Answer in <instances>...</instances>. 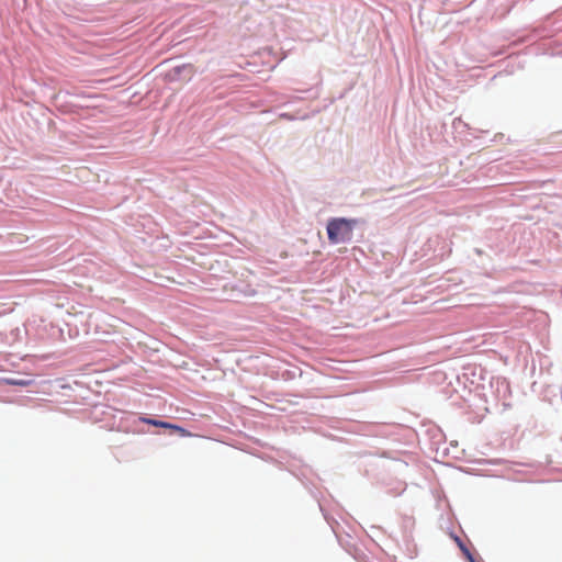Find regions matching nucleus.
I'll return each instance as SVG.
<instances>
[{
	"mask_svg": "<svg viewBox=\"0 0 562 562\" xmlns=\"http://www.w3.org/2000/svg\"><path fill=\"white\" fill-rule=\"evenodd\" d=\"M358 221L355 218L334 217L327 222V235L330 244H342L351 240L355 226Z\"/></svg>",
	"mask_w": 562,
	"mask_h": 562,
	"instance_id": "1",
	"label": "nucleus"
},
{
	"mask_svg": "<svg viewBox=\"0 0 562 562\" xmlns=\"http://www.w3.org/2000/svg\"><path fill=\"white\" fill-rule=\"evenodd\" d=\"M161 427L166 428V429H171V430L178 432L181 437H189V436H191V434L187 429H184V428H182V427H180L178 425H173V424L167 423V422H164Z\"/></svg>",
	"mask_w": 562,
	"mask_h": 562,
	"instance_id": "2",
	"label": "nucleus"
},
{
	"mask_svg": "<svg viewBox=\"0 0 562 562\" xmlns=\"http://www.w3.org/2000/svg\"><path fill=\"white\" fill-rule=\"evenodd\" d=\"M161 427L166 428V429H171V430L178 432L181 437H189V436H191V434L187 429H184V428H182V427H180L178 425H173V424L167 423V422H164Z\"/></svg>",
	"mask_w": 562,
	"mask_h": 562,
	"instance_id": "3",
	"label": "nucleus"
},
{
	"mask_svg": "<svg viewBox=\"0 0 562 562\" xmlns=\"http://www.w3.org/2000/svg\"><path fill=\"white\" fill-rule=\"evenodd\" d=\"M140 420L143 423H146V424H149V425H153L155 427H161L164 422L162 420H158V419H151V418H146V417H140Z\"/></svg>",
	"mask_w": 562,
	"mask_h": 562,
	"instance_id": "4",
	"label": "nucleus"
},
{
	"mask_svg": "<svg viewBox=\"0 0 562 562\" xmlns=\"http://www.w3.org/2000/svg\"><path fill=\"white\" fill-rule=\"evenodd\" d=\"M7 382L11 385H19V386H27L31 384V381H26V380H14V379H11V380H7Z\"/></svg>",
	"mask_w": 562,
	"mask_h": 562,
	"instance_id": "5",
	"label": "nucleus"
},
{
	"mask_svg": "<svg viewBox=\"0 0 562 562\" xmlns=\"http://www.w3.org/2000/svg\"><path fill=\"white\" fill-rule=\"evenodd\" d=\"M173 70L177 74H179L180 71H184V70H187L190 76H192V74H193V69L190 65L189 66L183 65L181 67H176Z\"/></svg>",
	"mask_w": 562,
	"mask_h": 562,
	"instance_id": "6",
	"label": "nucleus"
}]
</instances>
